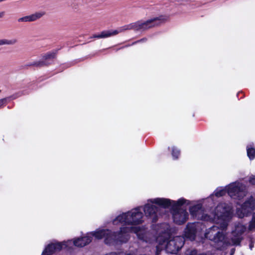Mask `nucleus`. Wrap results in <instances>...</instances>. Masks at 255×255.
I'll return each instance as SVG.
<instances>
[{"label":"nucleus","instance_id":"f257e3e1","mask_svg":"<svg viewBox=\"0 0 255 255\" xmlns=\"http://www.w3.org/2000/svg\"><path fill=\"white\" fill-rule=\"evenodd\" d=\"M141 230L139 227H122L117 232L109 229H101L95 232L93 235L100 240L104 238V243L109 246L122 245L127 243L130 239L129 233L137 234Z\"/></svg>","mask_w":255,"mask_h":255},{"label":"nucleus","instance_id":"f03ea898","mask_svg":"<svg viewBox=\"0 0 255 255\" xmlns=\"http://www.w3.org/2000/svg\"><path fill=\"white\" fill-rule=\"evenodd\" d=\"M142 218L143 213L140 211V208L137 207L118 216L113 220V224L117 225L119 223H124L125 225H137L142 223Z\"/></svg>","mask_w":255,"mask_h":255},{"label":"nucleus","instance_id":"7ed1b4c3","mask_svg":"<svg viewBox=\"0 0 255 255\" xmlns=\"http://www.w3.org/2000/svg\"><path fill=\"white\" fill-rule=\"evenodd\" d=\"M232 217V208L228 203L221 202L218 204L214 210L213 221H229Z\"/></svg>","mask_w":255,"mask_h":255},{"label":"nucleus","instance_id":"20e7f679","mask_svg":"<svg viewBox=\"0 0 255 255\" xmlns=\"http://www.w3.org/2000/svg\"><path fill=\"white\" fill-rule=\"evenodd\" d=\"M184 239L182 237L176 236L165 242V250L167 253L176 254L184 245Z\"/></svg>","mask_w":255,"mask_h":255},{"label":"nucleus","instance_id":"39448f33","mask_svg":"<svg viewBox=\"0 0 255 255\" xmlns=\"http://www.w3.org/2000/svg\"><path fill=\"white\" fill-rule=\"evenodd\" d=\"M227 194L231 198L238 200L241 199L245 196L243 188L235 183L227 186Z\"/></svg>","mask_w":255,"mask_h":255},{"label":"nucleus","instance_id":"423d86ee","mask_svg":"<svg viewBox=\"0 0 255 255\" xmlns=\"http://www.w3.org/2000/svg\"><path fill=\"white\" fill-rule=\"evenodd\" d=\"M161 16L156 17L145 21H138L139 31L145 30L155 26L159 25L161 23Z\"/></svg>","mask_w":255,"mask_h":255},{"label":"nucleus","instance_id":"0eeeda50","mask_svg":"<svg viewBox=\"0 0 255 255\" xmlns=\"http://www.w3.org/2000/svg\"><path fill=\"white\" fill-rule=\"evenodd\" d=\"M143 211L145 216L151 220L152 223H155L157 221L158 207L153 205L146 204L144 206Z\"/></svg>","mask_w":255,"mask_h":255},{"label":"nucleus","instance_id":"6e6552de","mask_svg":"<svg viewBox=\"0 0 255 255\" xmlns=\"http://www.w3.org/2000/svg\"><path fill=\"white\" fill-rule=\"evenodd\" d=\"M100 230L90 232V233H88L86 236L78 238L75 239L73 241L74 245L77 247H83L89 244L92 241L93 237H95L97 239H98L93 234L95 232H98Z\"/></svg>","mask_w":255,"mask_h":255},{"label":"nucleus","instance_id":"1a4fd4ad","mask_svg":"<svg viewBox=\"0 0 255 255\" xmlns=\"http://www.w3.org/2000/svg\"><path fill=\"white\" fill-rule=\"evenodd\" d=\"M172 215L173 222L177 225H182L188 219L189 215L185 209L181 210L180 211L173 213Z\"/></svg>","mask_w":255,"mask_h":255},{"label":"nucleus","instance_id":"9d476101","mask_svg":"<svg viewBox=\"0 0 255 255\" xmlns=\"http://www.w3.org/2000/svg\"><path fill=\"white\" fill-rule=\"evenodd\" d=\"M197 228L194 223H188L184 231V237L191 241H194L196 237Z\"/></svg>","mask_w":255,"mask_h":255},{"label":"nucleus","instance_id":"9b49d317","mask_svg":"<svg viewBox=\"0 0 255 255\" xmlns=\"http://www.w3.org/2000/svg\"><path fill=\"white\" fill-rule=\"evenodd\" d=\"M63 245L65 244L59 242L49 244L45 248L42 255H52L56 252L61 251Z\"/></svg>","mask_w":255,"mask_h":255},{"label":"nucleus","instance_id":"f8f14e48","mask_svg":"<svg viewBox=\"0 0 255 255\" xmlns=\"http://www.w3.org/2000/svg\"><path fill=\"white\" fill-rule=\"evenodd\" d=\"M186 200L183 198L179 199L177 201L172 200V203H171V213H175L180 211L181 210H184L180 207L183 205L186 202Z\"/></svg>","mask_w":255,"mask_h":255},{"label":"nucleus","instance_id":"ddd939ff","mask_svg":"<svg viewBox=\"0 0 255 255\" xmlns=\"http://www.w3.org/2000/svg\"><path fill=\"white\" fill-rule=\"evenodd\" d=\"M150 201L152 203L158 205L164 209L168 208L171 206V203H172L171 200L166 198H157L151 200Z\"/></svg>","mask_w":255,"mask_h":255},{"label":"nucleus","instance_id":"4468645a","mask_svg":"<svg viewBox=\"0 0 255 255\" xmlns=\"http://www.w3.org/2000/svg\"><path fill=\"white\" fill-rule=\"evenodd\" d=\"M209 240L217 244L222 243L224 245L226 243V236L222 232L218 231L213 237L209 236Z\"/></svg>","mask_w":255,"mask_h":255},{"label":"nucleus","instance_id":"2eb2a0df","mask_svg":"<svg viewBox=\"0 0 255 255\" xmlns=\"http://www.w3.org/2000/svg\"><path fill=\"white\" fill-rule=\"evenodd\" d=\"M119 33L117 30H104L101 32L100 34H95L91 38H104L109 37L112 36L116 35Z\"/></svg>","mask_w":255,"mask_h":255},{"label":"nucleus","instance_id":"dca6fc26","mask_svg":"<svg viewBox=\"0 0 255 255\" xmlns=\"http://www.w3.org/2000/svg\"><path fill=\"white\" fill-rule=\"evenodd\" d=\"M242 208L248 212L254 211L255 209V200L251 197L243 204Z\"/></svg>","mask_w":255,"mask_h":255},{"label":"nucleus","instance_id":"f3484780","mask_svg":"<svg viewBox=\"0 0 255 255\" xmlns=\"http://www.w3.org/2000/svg\"><path fill=\"white\" fill-rule=\"evenodd\" d=\"M43 13L40 12H36L30 15L25 16L18 19V22H27L34 21L40 18Z\"/></svg>","mask_w":255,"mask_h":255},{"label":"nucleus","instance_id":"a211bd4d","mask_svg":"<svg viewBox=\"0 0 255 255\" xmlns=\"http://www.w3.org/2000/svg\"><path fill=\"white\" fill-rule=\"evenodd\" d=\"M58 50L59 49L54 50L42 54L41 55L42 61H46L50 62L49 61L50 60H53L54 59L56 58Z\"/></svg>","mask_w":255,"mask_h":255},{"label":"nucleus","instance_id":"6ab92c4d","mask_svg":"<svg viewBox=\"0 0 255 255\" xmlns=\"http://www.w3.org/2000/svg\"><path fill=\"white\" fill-rule=\"evenodd\" d=\"M157 241L159 243L156 247L155 255H159L161 252L163 250V246H164L165 242L167 241V238L162 236H159L157 238Z\"/></svg>","mask_w":255,"mask_h":255},{"label":"nucleus","instance_id":"aec40b11","mask_svg":"<svg viewBox=\"0 0 255 255\" xmlns=\"http://www.w3.org/2000/svg\"><path fill=\"white\" fill-rule=\"evenodd\" d=\"M245 228L242 229L240 232L239 235H234V237L232 238V242L234 245L235 246H240L241 243L243 240V237L241 236L245 232Z\"/></svg>","mask_w":255,"mask_h":255},{"label":"nucleus","instance_id":"412c9836","mask_svg":"<svg viewBox=\"0 0 255 255\" xmlns=\"http://www.w3.org/2000/svg\"><path fill=\"white\" fill-rule=\"evenodd\" d=\"M121 28H122V29L120 31H122L126 30H130V29H133L134 31H139L138 25V21H137L135 22L131 23L128 25H125L123 26V27H122Z\"/></svg>","mask_w":255,"mask_h":255},{"label":"nucleus","instance_id":"4be33fe9","mask_svg":"<svg viewBox=\"0 0 255 255\" xmlns=\"http://www.w3.org/2000/svg\"><path fill=\"white\" fill-rule=\"evenodd\" d=\"M202 208V205L201 204H197L194 205L189 208V212L192 216H196L198 212Z\"/></svg>","mask_w":255,"mask_h":255},{"label":"nucleus","instance_id":"5701e85b","mask_svg":"<svg viewBox=\"0 0 255 255\" xmlns=\"http://www.w3.org/2000/svg\"><path fill=\"white\" fill-rule=\"evenodd\" d=\"M247 155L250 160H253L255 158V148L252 145H248L247 147Z\"/></svg>","mask_w":255,"mask_h":255},{"label":"nucleus","instance_id":"b1692460","mask_svg":"<svg viewBox=\"0 0 255 255\" xmlns=\"http://www.w3.org/2000/svg\"><path fill=\"white\" fill-rule=\"evenodd\" d=\"M51 64V62H48L46 61L39 60L37 61L33 62V66L40 68L43 67H47Z\"/></svg>","mask_w":255,"mask_h":255},{"label":"nucleus","instance_id":"393cba45","mask_svg":"<svg viewBox=\"0 0 255 255\" xmlns=\"http://www.w3.org/2000/svg\"><path fill=\"white\" fill-rule=\"evenodd\" d=\"M227 193V186L224 188L218 190L217 189L214 191V195L217 197H221L225 196Z\"/></svg>","mask_w":255,"mask_h":255},{"label":"nucleus","instance_id":"a878e982","mask_svg":"<svg viewBox=\"0 0 255 255\" xmlns=\"http://www.w3.org/2000/svg\"><path fill=\"white\" fill-rule=\"evenodd\" d=\"M171 154L174 159H177L180 155V151L177 147L173 146L172 148Z\"/></svg>","mask_w":255,"mask_h":255},{"label":"nucleus","instance_id":"bb28decb","mask_svg":"<svg viewBox=\"0 0 255 255\" xmlns=\"http://www.w3.org/2000/svg\"><path fill=\"white\" fill-rule=\"evenodd\" d=\"M16 42V39L7 40L6 39H0V45H12Z\"/></svg>","mask_w":255,"mask_h":255},{"label":"nucleus","instance_id":"cd10ccee","mask_svg":"<svg viewBox=\"0 0 255 255\" xmlns=\"http://www.w3.org/2000/svg\"><path fill=\"white\" fill-rule=\"evenodd\" d=\"M185 255H207L205 253H198L196 249L190 250L188 252L185 253Z\"/></svg>","mask_w":255,"mask_h":255},{"label":"nucleus","instance_id":"c85d7f7f","mask_svg":"<svg viewBox=\"0 0 255 255\" xmlns=\"http://www.w3.org/2000/svg\"><path fill=\"white\" fill-rule=\"evenodd\" d=\"M255 229V215H253L252 220L250 221L248 229L252 231Z\"/></svg>","mask_w":255,"mask_h":255},{"label":"nucleus","instance_id":"c756f323","mask_svg":"<svg viewBox=\"0 0 255 255\" xmlns=\"http://www.w3.org/2000/svg\"><path fill=\"white\" fill-rule=\"evenodd\" d=\"M6 104V98L0 99V109Z\"/></svg>","mask_w":255,"mask_h":255},{"label":"nucleus","instance_id":"7c9ffc66","mask_svg":"<svg viewBox=\"0 0 255 255\" xmlns=\"http://www.w3.org/2000/svg\"><path fill=\"white\" fill-rule=\"evenodd\" d=\"M249 182L252 185H255V175H252L250 177Z\"/></svg>","mask_w":255,"mask_h":255},{"label":"nucleus","instance_id":"2f4dec72","mask_svg":"<svg viewBox=\"0 0 255 255\" xmlns=\"http://www.w3.org/2000/svg\"><path fill=\"white\" fill-rule=\"evenodd\" d=\"M254 246V241L253 238H250L249 247L251 250H252Z\"/></svg>","mask_w":255,"mask_h":255},{"label":"nucleus","instance_id":"473e14b6","mask_svg":"<svg viewBox=\"0 0 255 255\" xmlns=\"http://www.w3.org/2000/svg\"><path fill=\"white\" fill-rule=\"evenodd\" d=\"M30 66H33V62H31V63H29L27 64H25L24 65V66H22V69H28V67H30Z\"/></svg>","mask_w":255,"mask_h":255},{"label":"nucleus","instance_id":"72a5a7b5","mask_svg":"<svg viewBox=\"0 0 255 255\" xmlns=\"http://www.w3.org/2000/svg\"><path fill=\"white\" fill-rule=\"evenodd\" d=\"M147 41V38H143L140 40H137L136 41H135L133 43V44H136L137 43H139V42H145Z\"/></svg>","mask_w":255,"mask_h":255},{"label":"nucleus","instance_id":"f704fd0d","mask_svg":"<svg viewBox=\"0 0 255 255\" xmlns=\"http://www.w3.org/2000/svg\"><path fill=\"white\" fill-rule=\"evenodd\" d=\"M210 232H211L212 231H215L216 230H218V227L217 226H214L212 227L211 228H210Z\"/></svg>","mask_w":255,"mask_h":255},{"label":"nucleus","instance_id":"c9c22d12","mask_svg":"<svg viewBox=\"0 0 255 255\" xmlns=\"http://www.w3.org/2000/svg\"><path fill=\"white\" fill-rule=\"evenodd\" d=\"M4 14H5V12L4 11L0 12V18L3 17L4 15Z\"/></svg>","mask_w":255,"mask_h":255},{"label":"nucleus","instance_id":"e433bc0d","mask_svg":"<svg viewBox=\"0 0 255 255\" xmlns=\"http://www.w3.org/2000/svg\"><path fill=\"white\" fill-rule=\"evenodd\" d=\"M234 253V251L232 250L231 252V253H230V255H233Z\"/></svg>","mask_w":255,"mask_h":255},{"label":"nucleus","instance_id":"4c0bfd02","mask_svg":"<svg viewBox=\"0 0 255 255\" xmlns=\"http://www.w3.org/2000/svg\"><path fill=\"white\" fill-rule=\"evenodd\" d=\"M210 233H206V237L208 238V234H210Z\"/></svg>","mask_w":255,"mask_h":255}]
</instances>
